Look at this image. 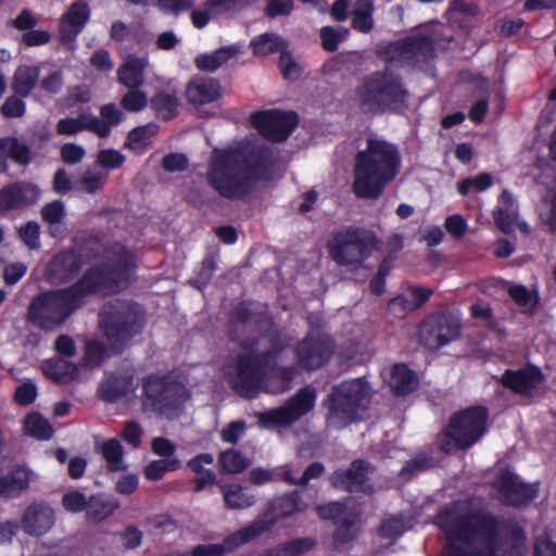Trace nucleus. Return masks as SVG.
Wrapping results in <instances>:
<instances>
[{
  "label": "nucleus",
  "instance_id": "18",
  "mask_svg": "<svg viewBox=\"0 0 556 556\" xmlns=\"http://www.w3.org/2000/svg\"><path fill=\"white\" fill-rule=\"evenodd\" d=\"M122 250L126 251V253H128L129 257L131 258V263L128 266L126 277L128 286L131 270L136 267V258L135 254L125 245L118 242H114L112 245H106L98 235L90 233L80 240L77 249V251L84 255L85 261L98 260L103 255H106V261L102 264H108L111 266L118 264Z\"/></svg>",
  "mask_w": 556,
  "mask_h": 556
},
{
  "label": "nucleus",
  "instance_id": "37",
  "mask_svg": "<svg viewBox=\"0 0 556 556\" xmlns=\"http://www.w3.org/2000/svg\"><path fill=\"white\" fill-rule=\"evenodd\" d=\"M40 68L37 65L22 64L16 67L12 78V90L15 96L26 98L37 86Z\"/></svg>",
  "mask_w": 556,
  "mask_h": 556
},
{
  "label": "nucleus",
  "instance_id": "51",
  "mask_svg": "<svg viewBox=\"0 0 556 556\" xmlns=\"http://www.w3.org/2000/svg\"><path fill=\"white\" fill-rule=\"evenodd\" d=\"M90 18V8L86 1L78 0L70 5L61 20L71 26L83 29Z\"/></svg>",
  "mask_w": 556,
  "mask_h": 556
},
{
  "label": "nucleus",
  "instance_id": "2",
  "mask_svg": "<svg viewBox=\"0 0 556 556\" xmlns=\"http://www.w3.org/2000/svg\"><path fill=\"white\" fill-rule=\"evenodd\" d=\"M118 264H98L87 268L67 287L42 291L35 295L27 308L26 320L43 331H52L79 308L90 295H111L127 287V269L131 263L122 250Z\"/></svg>",
  "mask_w": 556,
  "mask_h": 556
},
{
  "label": "nucleus",
  "instance_id": "48",
  "mask_svg": "<svg viewBox=\"0 0 556 556\" xmlns=\"http://www.w3.org/2000/svg\"><path fill=\"white\" fill-rule=\"evenodd\" d=\"M56 132L62 136H74L84 130L93 132L90 114L81 113L78 117L61 118L55 126Z\"/></svg>",
  "mask_w": 556,
  "mask_h": 556
},
{
  "label": "nucleus",
  "instance_id": "45",
  "mask_svg": "<svg viewBox=\"0 0 556 556\" xmlns=\"http://www.w3.org/2000/svg\"><path fill=\"white\" fill-rule=\"evenodd\" d=\"M159 129V125L153 122L132 128L127 134L124 148L129 150L147 149L151 138L157 134Z\"/></svg>",
  "mask_w": 556,
  "mask_h": 556
},
{
  "label": "nucleus",
  "instance_id": "12",
  "mask_svg": "<svg viewBox=\"0 0 556 556\" xmlns=\"http://www.w3.org/2000/svg\"><path fill=\"white\" fill-rule=\"evenodd\" d=\"M459 334V319L447 312L426 316L418 327L419 343L428 350H439L458 339Z\"/></svg>",
  "mask_w": 556,
  "mask_h": 556
},
{
  "label": "nucleus",
  "instance_id": "55",
  "mask_svg": "<svg viewBox=\"0 0 556 556\" xmlns=\"http://www.w3.org/2000/svg\"><path fill=\"white\" fill-rule=\"evenodd\" d=\"M216 270V260L213 253L204 256L200 269L195 273V277L190 281L192 286L199 290L206 288Z\"/></svg>",
  "mask_w": 556,
  "mask_h": 556
},
{
  "label": "nucleus",
  "instance_id": "22",
  "mask_svg": "<svg viewBox=\"0 0 556 556\" xmlns=\"http://www.w3.org/2000/svg\"><path fill=\"white\" fill-rule=\"evenodd\" d=\"M134 372L115 370L105 372L98 388V396L106 403H116L134 391Z\"/></svg>",
  "mask_w": 556,
  "mask_h": 556
},
{
  "label": "nucleus",
  "instance_id": "38",
  "mask_svg": "<svg viewBox=\"0 0 556 556\" xmlns=\"http://www.w3.org/2000/svg\"><path fill=\"white\" fill-rule=\"evenodd\" d=\"M359 520V511L349 510L340 520L334 522L336 529L332 539L337 547H341L358 536Z\"/></svg>",
  "mask_w": 556,
  "mask_h": 556
},
{
  "label": "nucleus",
  "instance_id": "7",
  "mask_svg": "<svg viewBox=\"0 0 556 556\" xmlns=\"http://www.w3.org/2000/svg\"><path fill=\"white\" fill-rule=\"evenodd\" d=\"M371 388L364 378L344 380L331 387L323 401L326 425L334 430H342L361 419L371 402Z\"/></svg>",
  "mask_w": 556,
  "mask_h": 556
},
{
  "label": "nucleus",
  "instance_id": "4",
  "mask_svg": "<svg viewBox=\"0 0 556 556\" xmlns=\"http://www.w3.org/2000/svg\"><path fill=\"white\" fill-rule=\"evenodd\" d=\"M271 162L273 153L265 148L219 151L208 164L206 181L222 198L243 201Z\"/></svg>",
  "mask_w": 556,
  "mask_h": 556
},
{
  "label": "nucleus",
  "instance_id": "23",
  "mask_svg": "<svg viewBox=\"0 0 556 556\" xmlns=\"http://www.w3.org/2000/svg\"><path fill=\"white\" fill-rule=\"evenodd\" d=\"M309 504L304 501L303 492L293 490L274 497L268 502L266 518L261 520H275V525L281 520L304 513Z\"/></svg>",
  "mask_w": 556,
  "mask_h": 556
},
{
  "label": "nucleus",
  "instance_id": "42",
  "mask_svg": "<svg viewBox=\"0 0 556 556\" xmlns=\"http://www.w3.org/2000/svg\"><path fill=\"white\" fill-rule=\"evenodd\" d=\"M146 62L143 59L134 58L128 60L117 71L118 81L128 89H138L143 85V71Z\"/></svg>",
  "mask_w": 556,
  "mask_h": 556
},
{
  "label": "nucleus",
  "instance_id": "24",
  "mask_svg": "<svg viewBox=\"0 0 556 556\" xmlns=\"http://www.w3.org/2000/svg\"><path fill=\"white\" fill-rule=\"evenodd\" d=\"M9 159L15 164L26 167L31 163L34 153L27 143L14 136H7L0 138V174H5L9 170Z\"/></svg>",
  "mask_w": 556,
  "mask_h": 556
},
{
  "label": "nucleus",
  "instance_id": "53",
  "mask_svg": "<svg viewBox=\"0 0 556 556\" xmlns=\"http://www.w3.org/2000/svg\"><path fill=\"white\" fill-rule=\"evenodd\" d=\"M258 421L264 428L287 427L293 424L285 406L258 414Z\"/></svg>",
  "mask_w": 556,
  "mask_h": 556
},
{
  "label": "nucleus",
  "instance_id": "11",
  "mask_svg": "<svg viewBox=\"0 0 556 556\" xmlns=\"http://www.w3.org/2000/svg\"><path fill=\"white\" fill-rule=\"evenodd\" d=\"M265 370L256 364L253 354H238L227 371V382L239 396L252 400L263 390Z\"/></svg>",
  "mask_w": 556,
  "mask_h": 556
},
{
  "label": "nucleus",
  "instance_id": "19",
  "mask_svg": "<svg viewBox=\"0 0 556 556\" xmlns=\"http://www.w3.org/2000/svg\"><path fill=\"white\" fill-rule=\"evenodd\" d=\"M41 195L39 187L30 181L17 180L0 189V214L36 204Z\"/></svg>",
  "mask_w": 556,
  "mask_h": 556
},
{
  "label": "nucleus",
  "instance_id": "29",
  "mask_svg": "<svg viewBox=\"0 0 556 556\" xmlns=\"http://www.w3.org/2000/svg\"><path fill=\"white\" fill-rule=\"evenodd\" d=\"M224 505L229 510H243L255 505L257 494L240 483H218Z\"/></svg>",
  "mask_w": 556,
  "mask_h": 556
},
{
  "label": "nucleus",
  "instance_id": "9",
  "mask_svg": "<svg viewBox=\"0 0 556 556\" xmlns=\"http://www.w3.org/2000/svg\"><path fill=\"white\" fill-rule=\"evenodd\" d=\"M488 418L489 410L481 405L455 412L443 431L446 440L441 443L440 450L447 454L453 450L470 448L485 433Z\"/></svg>",
  "mask_w": 556,
  "mask_h": 556
},
{
  "label": "nucleus",
  "instance_id": "33",
  "mask_svg": "<svg viewBox=\"0 0 556 556\" xmlns=\"http://www.w3.org/2000/svg\"><path fill=\"white\" fill-rule=\"evenodd\" d=\"M42 374L54 382L65 384L76 380L79 376L78 367L61 357L46 359L41 364Z\"/></svg>",
  "mask_w": 556,
  "mask_h": 556
},
{
  "label": "nucleus",
  "instance_id": "35",
  "mask_svg": "<svg viewBox=\"0 0 556 556\" xmlns=\"http://www.w3.org/2000/svg\"><path fill=\"white\" fill-rule=\"evenodd\" d=\"M316 390L312 386L301 388L283 405L293 422L308 414L316 403Z\"/></svg>",
  "mask_w": 556,
  "mask_h": 556
},
{
  "label": "nucleus",
  "instance_id": "63",
  "mask_svg": "<svg viewBox=\"0 0 556 556\" xmlns=\"http://www.w3.org/2000/svg\"><path fill=\"white\" fill-rule=\"evenodd\" d=\"M40 214L45 223L59 224L66 216L64 203L61 200L49 202L41 207Z\"/></svg>",
  "mask_w": 556,
  "mask_h": 556
},
{
  "label": "nucleus",
  "instance_id": "30",
  "mask_svg": "<svg viewBox=\"0 0 556 556\" xmlns=\"http://www.w3.org/2000/svg\"><path fill=\"white\" fill-rule=\"evenodd\" d=\"M214 456L210 453H200L187 462V467L194 473L192 478L193 492L199 493L208 485L218 484L216 473L212 469H205V465H212Z\"/></svg>",
  "mask_w": 556,
  "mask_h": 556
},
{
  "label": "nucleus",
  "instance_id": "57",
  "mask_svg": "<svg viewBox=\"0 0 556 556\" xmlns=\"http://www.w3.org/2000/svg\"><path fill=\"white\" fill-rule=\"evenodd\" d=\"M18 238L29 250L40 248V226L35 220H29L17 230Z\"/></svg>",
  "mask_w": 556,
  "mask_h": 556
},
{
  "label": "nucleus",
  "instance_id": "36",
  "mask_svg": "<svg viewBox=\"0 0 556 556\" xmlns=\"http://www.w3.org/2000/svg\"><path fill=\"white\" fill-rule=\"evenodd\" d=\"M101 118L90 115L93 127V134L99 138L110 136L112 127L119 125L125 118L123 111L116 108L114 103H108L100 108Z\"/></svg>",
  "mask_w": 556,
  "mask_h": 556
},
{
  "label": "nucleus",
  "instance_id": "14",
  "mask_svg": "<svg viewBox=\"0 0 556 556\" xmlns=\"http://www.w3.org/2000/svg\"><path fill=\"white\" fill-rule=\"evenodd\" d=\"M498 500L506 507L520 508L534 501L540 492V483H525L508 468L501 470L492 483Z\"/></svg>",
  "mask_w": 556,
  "mask_h": 556
},
{
  "label": "nucleus",
  "instance_id": "54",
  "mask_svg": "<svg viewBox=\"0 0 556 556\" xmlns=\"http://www.w3.org/2000/svg\"><path fill=\"white\" fill-rule=\"evenodd\" d=\"M406 531L404 518L401 515H392L381 520L378 534L382 539L395 540Z\"/></svg>",
  "mask_w": 556,
  "mask_h": 556
},
{
  "label": "nucleus",
  "instance_id": "41",
  "mask_svg": "<svg viewBox=\"0 0 556 556\" xmlns=\"http://www.w3.org/2000/svg\"><path fill=\"white\" fill-rule=\"evenodd\" d=\"M150 108L159 119L169 122L179 114V99L175 91H157L150 99Z\"/></svg>",
  "mask_w": 556,
  "mask_h": 556
},
{
  "label": "nucleus",
  "instance_id": "49",
  "mask_svg": "<svg viewBox=\"0 0 556 556\" xmlns=\"http://www.w3.org/2000/svg\"><path fill=\"white\" fill-rule=\"evenodd\" d=\"M181 467L178 458L172 459H155L150 462L143 470L146 479L150 481L161 480L167 472L176 471Z\"/></svg>",
  "mask_w": 556,
  "mask_h": 556
},
{
  "label": "nucleus",
  "instance_id": "44",
  "mask_svg": "<svg viewBox=\"0 0 556 556\" xmlns=\"http://www.w3.org/2000/svg\"><path fill=\"white\" fill-rule=\"evenodd\" d=\"M250 46L256 56L274 54L288 47L286 40L275 33H264L254 37Z\"/></svg>",
  "mask_w": 556,
  "mask_h": 556
},
{
  "label": "nucleus",
  "instance_id": "43",
  "mask_svg": "<svg viewBox=\"0 0 556 556\" xmlns=\"http://www.w3.org/2000/svg\"><path fill=\"white\" fill-rule=\"evenodd\" d=\"M24 433L39 441H48L54 434L50 421L40 413H30L24 419Z\"/></svg>",
  "mask_w": 556,
  "mask_h": 556
},
{
  "label": "nucleus",
  "instance_id": "61",
  "mask_svg": "<svg viewBox=\"0 0 556 556\" xmlns=\"http://www.w3.org/2000/svg\"><path fill=\"white\" fill-rule=\"evenodd\" d=\"M286 556H302L317 545L314 538H296L282 543Z\"/></svg>",
  "mask_w": 556,
  "mask_h": 556
},
{
  "label": "nucleus",
  "instance_id": "13",
  "mask_svg": "<svg viewBox=\"0 0 556 556\" xmlns=\"http://www.w3.org/2000/svg\"><path fill=\"white\" fill-rule=\"evenodd\" d=\"M336 352L333 339L318 332H307L294 348L299 369L312 372L327 365Z\"/></svg>",
  "mask_w": 556,
  "mask_h": 556
},
{
  "label": "nucleus",
  "instance_id": "3",
  "mask_svg": "<svg viewBox=\"0 0 556 556\" xmlns=\"http://www.w3.org/2000/svg\"><path fill=\"white\" fill-rule=\"evenodd\" d=\"M501 526L496 516L480 509L452 516L440 525L446 540L442 556H525L523 529L514 526L501 549Z\"/></svg>",
  "mask_w": 556,
  "mask_h": 556
},
{
  "label": "nucleus",
  "instance_id": "28",
  "mask_svg": "<svg viewBox=\"0 0 556 556\" xmlns=\"http://www.w3.org/2000/svg\"><path fill=\"white\" fill-rule=\"evenodd\" d=\"M222 96V86L213 78L194 77L186 88L187 100L194 105H204L218 100Z\"/></svg>",
  "mask_w": 556,
  "mask_h": 556
},
{
  "label": "nucleus",
  "instance_id": "21",
  "mask_svg": "<svg viewBox=\"0 0 556 556\" xmlns=\"http://www.w3.org/2000/svg\"><path fill=\"white\" fill-rule=\"evenodd\" d=\"M55 522L53 508L45 502L29 504L21 520L23 531L33 536H41L49 532Z\"/></svg>",
  "mask_w": 556,
  "mask_h": 556
},
{
  "label": "nucleus",
  "instance_id": "25",
  "mask_svg": "<svg viewBox=\"0 0 556 556\" xmlns=\"http://www.w3.org/2000/svg\"><path fill=\"white\" fill-rule=\"evenodd\" d=\"M275 526V520H254L245 527L228 534L219 547H222L223 556L227 553L233 552L240 546L255 540L263 533L268 532Z\"/></svg>",
  "mask_w": 556,
  "mask_h": 556
},
{
  "label": "nucleus",
  "instance_id": "17",
  "mask_svg": "<svg viewBox=\"0 0 556 556\" xmlns=\"http://www.w3.org/2000/svg\"><path fill=\"white\" fill-rule=\"evenodd\" d=\"M369 462L357 458L351 462L348 468L336 469L329 477L333 489L348 493H363L371 495L375 488L368 483L369 472L372 470Z\"/></svg>",
  "mask_w": 556,
  "mask_h": 556
},
{
  "label": "nucleus",
  "instance_id": "50",
  "mask_svg": "<svg viewBox=\"0 0 556 556\" xmlns=\"http://www.w3.org/2000/svg\"><path fill=\"white\" fill-rule=\"evenodd\" d=\"M350 35L345 27L334 28L333 26H324L319 30L321 47L327 52H336L339 46Z\"/></svg>",
  "mask_w": 556,
  "mask_h": 556
},
{
  "label": "nucleus",
  "instance_id": "64",
  "mask_svg": "<svg viewBox=\"0 0 556 556\" xmlns=\"http://www.w3.org/2000/svg\"><path fill=\"white\" fill-rule=\"evenodd\" d=\"M315 510L320 519L332 520L333 523L349 511L346 506L339 502L316 505Z\"/></svg>",
  "mask_w": 556,
  "mask_h": 556
},
{
  "label": "nucleus",
  "instance_id": "15",
  "mask_svg": "<svg viewBox=\"0 0 556 556\" xmlns=\"http://www.w3.org/2000/svg\"><path fill=\"white\" fill-rule=\"evenodd\" d=\"M84 266V255L76 248H63L47 261L43 278L51 286H64L73 282Z\"/></svg>",
  "mask_w": 556,
  "mask_h": 556
},
{
  "label": "nucleus",
  "instance_id": "1",
  "mask_svg": "<svg viewBox=\"0 0 556 556\" xmlns=\"http://www.w3.org/2000/svg\"><path fill=\"white\" fill-rule=\"evenodd\" d=\"M435 45L432 33H416L379 45L376 55L386 66L365 75L356 88L361 110L370 115L399 114L407 110L410 92L402 75L390 65L430 74L437 59Z\"/></svg>",
  "mask_w": 556,
  "mask_h": 556
},
{
  "label": "nucleus",
  "instance_id": "62",
  "mask_svg": "<svg viewBox=\"0 0 556 556\" xmlns=\"http://www.w3.org/2000/svg\"><path fill=\"white\" fill-rule=\"evenodd\" d=\"M286 556H302L317 545L314 538H296L282 543Z\"/></svg>",
  "mask_w": 556,
  "mask_h": 556
},
{
  "label": "nucleus",
  "instance_id": "5",
  "mask_svg": "<svg viewBox=\"0 0 556 556\" xmlns=\"http://www.w3.org/2000/svg\"><path fill=\"white\" fill-rule=\"evenodd\" d=\"M402 157L396 144L368 137L366 148L357 152L354 165L353 191L359 199L380 198L401 170Z\"/></svg>",
  "mask_w": 556,
  "mask_h": 556
},
{
  "label": "nucleus",
  "instance_id": "27",
  "mask_svg": "<svg viewBox=\"0 0 556 556\" xmlns=\"http://www.w3.org/2000/svg\"><path fill=\"white\" fill-rule=\"evenodd\" d=\"M270 320L267 307L252 300L238 302L229 313V327L232 330L251 321L256 325Z\"/></svg>",
  "mask_w": 556,
  "mask_h": 556
},
{
  "label": "nucleus",
  "instance_id": "8",
  "mask_svg": "<svg viewBox=\"0 0 556 556\" xmlns=\"http://www.w3.org/2000/svg\"><path fill=\"white\" fill-rule=\"evenodd\" d=\"M381 249V241L370 229L348 226L332 231L327 241L330 258L339 266L359 268L374 252Z\"/></svg>",
  "mask_w": 556,
  "mask_h": 556
},
{
  "label": "nucleus",
  "instance_id": "58",
  "mask_svg": "<svg viewBox=\"0 0 556 556\" xmlns=\"http://www.w3.org/2000/svg\"><path fill=\"white\" fill-rule=\"evenodd\" d=\"M61 503L67 513L79 514L86 511L88 498L83 492L73 490L63 494Z\"/></svg>",
  "mask_w": 556,
  "mask_h": 556
},
{
  "label": "nucleus",
  "instance_id": "26",
  "mask_svg": "<svg viewBox=\"0 0 556 556\" xmlns=\"http://www.w3.org/2000/svg\"><path fill=\"white\" fill-rule=\"evenodd\" d=\"M30 484V471L22 465L11 466L5 475H0V498H17Z\"/></svg>",
  "mask_w": 556,
  "mask_h": 556
},
{
  "label": "nucleus",
  "instance_id": "56",
  "mask_svg": "<svg viewBox=\"0 0 556 556\" xmlns=\"http://www.w3.org/2000/svg\"><path fill=\"white\" fill-rule=\"evenodd\" d=\"M148 103L150 104V100H148L147 93L139 88L129 89L119 101L121 106L127 112H140L147 108Z\"/></svg>",
  "mask_w": 556,
  "mask_h": 556
},
{
  "label": "nucleus",
  "instance_id": "31",
  "mask_svg": "<svg viewBox=\"0 0 556 556\" xmlns=\"http://www.w3.org/2000/svg\"><path fill=\"white\" fill-rule=\"evenodd\" d=\"M432 291L430 289L419 286H409L405 292L396 295L389 302V308L394 312L399 311L401 314L405 315L421 307L429 300Z\"/></svg>",
  "mask_w": 556,
  "mask_h": 556
},
{
  "label": "nucleus",
  "instance_id": "20",
  "mask_svg": "<svg viewBox=\"0 0 556 556\" xmlns=\"http://www.w3.org/2000/svg\"><path fill=\"white\" fill-rule=\"evenodd\" d=\"M545 380L542 369L535 365H528L519 369H505L500 383L521 396H530Z\"/></svg>",
  "mask_w": 556,
  "mask_h": 556
},
{
  "label": "nucleus",
  "instance_id": "6",
  "mask_svg": "<svg viewBox=\"0 0 556 556\" xmlns=\"http://www.w3.org/2000/svg\"><path fill=\"white\" fill-rule=\"evenodd\" d=\"M144 325L146 311L134 301L114 299L105 303L99 313V327L115 355L125 351L131 340L142 332Z\"/></svg>",
  "mask_w": 556,
  "mask_h": 556
},
{
  "label": "nucleus",
  "instance_id": "47",
  "mask_svg": "<svg viewBox=\"0 0 556 556\" xmlns=\"http://www.w3.org/2000/svg\"><path fill=\"white\" fill-rule=\"evenodd\" d=\"M218 466L222 472L240 473L250 466V459L240 451L228 448L219 454Z\"/></svg>",
  "mask_w": 556,
  "mask_h": 556
},
{
  "label": "nucleus",
  "instance_id": "40",
  "mask_svg": "<svg viewBox=\"0 0 556 556\" xmlns=\"http://www.w3.org/2000/svg\"><path fill=\"white\" fill-rule=\"evenodd\" d=\"M238 52L239 48L235 45L220 47L212 53H200L193 62L198 70L213 73L236 56Z\"/></svg>",
  "mask_w": 556,
  "mask_h": 556
},
{
  "label": "nucleus",
  "instance_id": "16",
  "mask_svg": "<svg viewBox=\"0 0 556 556\" xmlns=\"http://www.w3.org/2000/svg\"><path fill=\"white\" fill-rule=\"evenodd\" d=\"M251 123L264 138L282 142L298 127L299 116L293 111L273 109L253 113Z\"/></svg>",
  "mask_w": 556,
  "mask_h": 556
},
{
  "label": "nucleus",
  "instance_id": "32",
  "mask_svg": "<svg viewBox=\"0 0 556 556\" xmlns=\"http://www.w3.org/2000/svg\"><path fill=\"white\" fill-rule=\"evenodd\" d=\"M389 386L395 396H405L418 389L419 378L406 364L399 363L392 366Z\"/></svg>",
  "mask_w": 556,
  "mask_h": 556
},
{
  "label": "nucleus",
  "instance_id": "60",
  "mask_svg": "<svg viewBox=\"0 0 556 556\" xmlns=\"http://www.w3.org/2000/svg\"><path fill=\"white\" fill-rule=\"evenodd\" d=\"M534 556H556V534L552 530H545L536 536L533 548Z\"/></svg>",
  "mask_w": 556,
  "mask_h": 556
},
{
  "label": "nucleus",
  "instance_id": "10",
  "mask_svg": "<svg viewBox=\"0 0 556 556\" xmlns=\"http://www.w3.org/2000/svg\"><path fill=\"white\" fill-rule=\"evenodd\" d=\"M142 405L160 416L169 417L189 399L187 388L169 375L150 374L142 379Z\"/></svg>",
  "mask_w": 556,
  "mask_h": 556
},
{
  "label": "nucleus",
  "instance_id": "39",
  "mask_svg": "<svg viewBox=\"0 0 556 556\" xmlns=\"http://www.w3.org/2000/svg\"><path fill=\"white\" fill-rule=\"evenodd\" d=\"M118 508V503L104 493L92 494L88 497L86 518L91 523H100Z\"/></svg>",
  "mask_w": 556,
  "mask_h": 556
},
{
  "label": "nucleus",
  "instance_id": "46",
  "mask_svg": "<svg viewBox=\"0 0 556 556\" xmlns=\"http://www.w3.org/2000/svg\"><path fill=\"white\" fill-rule=\"evenodd\" d=\"M101 454L106 460V468L110 472L124 471L127 465L124 464V451L121 442L115 439L106 440L101 446Z\"/></svg>",
  "mask_w": 556,
  "mask_h": 556
},
{
  "label": "nucleus",
  "instance_id": "59",
  "mask_svg": "<svg viewBox=\"0 0 556 556\" xmlns=\"http://www.w3.org/2000/svg\"><path fill=\"white\" fill-rule=\"evenodd\" d=\"M126 162V156L115 149H103L98 152L97 164L108 170L118 169Z\"/></svg>",
  "mask_w": 556,
  "mask_h": 556
},
{
  "label": "nucleus",
  "instance_id": "52",
  "mask_svg": "<svg viewBox=\"0 0 556 556\" xmlns=\"http://www.w3.org/2000/svg\"><path fill=\"white\" fill-rule=\"evenodd\" d=\"M109 356L108 348L98 340H90L86 343L83 364L86 367L94 368L100 366Z\"/></svg>",
  "mask_w": 556,
  "mask_h": 556
},
{
  "label": "nucleus",
  "instance_id": "34",
  "mask_svg": "<svg viewBox=\"0 0 556 556\" xmlns=\"http://www.w3.org/2000/svg\"><path fill=\"white\" fill-rule=\"evenodd\" d=\"M266 338L268 340L269 348L266 351L257 353L254 357L256 364L267 374L268 371H274L275 368L278 367V358L286 351L288 344L278 330L268 332Z\"/></svg>",
  "mask_w": 556,
  "mask_h": 556
}]
</instances>
